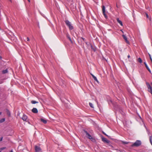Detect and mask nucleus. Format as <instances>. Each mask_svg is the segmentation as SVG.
Instances as JSON below:
<instances>
[{
	"label": "nucleus",
	"instance_id": "1",
	"mask_svg": "<svg viewBox=\"0 0 152 152\" xmlns=\"http://www.w3.org/2000/svg\"><path fill=\"white\" fill-rule=\"evenodd\" d=\"M65 23L66 25L69 27L70 30H72L73 29V26L72 25L71 23L68 20H66Z\"/></svg>",
	"mask_w": 152,
	"mask_h": 152
},
{
	"label": "nucleus",
	"instance_id": "2",
	"mask_svg": "<svg viewBox=\"0 0 152 152\" xmlns=\"http://www.w3.org/2000/svg\"><path fill=\"white\" fill-rule=\"evenodd\" d=\"M141 141L139 140H137L134 144L131 145V146L138 147L140 146L141 145Z\"/></svg>",
	"mask_w": 152,
	"mask_h": 152
},
{
	"label": "nucleus",
	"instance_id": "3",
	"mask_svg": "<svg viewBox=\"0 0 152 152\" xmlns=\"http://www.w3.org/2000/svg\"><path fill=\"white\" fill-rule=\"evenodd\" d=\"M102 12L103 14L104 15L106 19L107 18V16L105 14V7L103 5L102 6Z\"/></svg>",
	"mask_w": 152,
	"mask_h": 152
},
{
	"label": "nucleus",
	"instance_id": "4",
	"mask_svg": "<svg viewBox=\"0 0 152 152\" xmlns=\"http://www.w3.org/2000/svg\"><path fill=\"white\" fill-rule=\"evenodd\" d=\"M85 132L86 133V137L89 139L91 140H94L93 138L92 137V136L86 131H85Z\"/></svg>",
	"mask_w": 152,
	"mask_h": 152
},
{
	"label": "nucleus",
	"instance_id": "5",
	"mask_svg": "<svg viewBox=\"0 0 152 152\" xmlns=\"http://www.w3.org/2000/svg\"><path fill=\"white\" fill-rule=\"evenodd\" d=\"M102 140L104 142L107 143H109L110 142V141L107 140L106 138L103 137H102Z\"/></svg>",
	"mask_w": 152,
	"mask_h": 152
},
{
	"label": "nucleus",
	"instance_id": "6",
	"mask_svg": "<svg viewBox=\"0 0 152 152\" xmlns=\"http://www.w3.org/2000/svg\"><path fill=\"white\" fill-rule=\"evenodd\" d=\"M35 148L36 152H39L41 151V149L39 147L35 146Z\"/></svg>",
	"mask_w": 152,
	"mask_h": 152
},
{
	"label": "nucleus",
	"instance_id": "7",
	"mask_svg": "<svg viewBox=\"0 0 152 152\" xmlns=\"http://www.w3.org/2000/svg\"><path fill=\"white\" fill-rule=\"evenodd\" d=\"M21 118L23 121H26L27 119V116L26 115L23 114Z\"/></svg>",
	"mask_w": 152,
	"mask_h": 152
},
{
	"label": "nucleus",
	"instance_id": "8",
	"mask_svg": "<svg viewBox=\"0 0 152 152\" xmlns=\"http://www.w3.org/2000/svg\"><path fill=\"white\" fill-rule=\"evenodd\" d=\"M90 74H91V75L92 76V77H93V78H94V80L96 81L98 83H99V82L98 81V80H97L96 77H95V76H94L92 73H91Z\"/></svg>",
	"mask_w": 152,
	"mask_h": 152
},
{
	"label": "nucleus",
	"instance_id": "9",
	"mask_svg": "<svg viewBox=\"0 0 152 152\" xmlns=\"http://www.w3.org/2000/svg\"><path fill=\"white\" fill-rule=\"evenodd\" d=\"M122 37L125 40L126 42L128 44H129V42L128 40L127 37L124 35H123Z\"/></svg>",
	"mask_w": 152,
	"mask_h": 152
},
{
	"label": "nucleus",
	"instance_id": "10",
	"mask_svg": "<svg viewBox=\"0 0 152 152\" xmlns=\"http://www.w3.org/2000/svg\"><path fill=\"white\" fill-rule=\"evenodd\" d=\"M32 112L34 113H38V111L37 109L36 108H34L32 110Z\"/></svg>",
	"mask_w": 152,
	"mask_h": 152
},
{
	"label": "nucleus",
	"instance_id": "11",
	"mask_svg": "<svg viewBox=\"0 0 152 152\" xmlns=\"http://www.w3.org/2000/svg\"><path fill=\"white\" fill-rule=\"evenodd\" d=\"M116 20H117V22L118 23H119L121 26H123V23H122V22L121 20H119V19L118 18H116Z\"/></svg>",
	"mask_w": 152,
	"mask_h": 152
},
{
	"label": "nucleus",
	"instance_id": "12",
	"mask_svg": "<svg viewBox=\"0 0 152 152\" xmlns=\"http://www.w3.org/2000/svg\"><path fill=\"white\" fill-rule=\"evenodd\" d=\"M144 64L145 66V67H146V69H147L148 70V71L150 72H151V71L150 69H149V68L148 67V65H147L146 63V62H144Z\"/></svg>",
	"mask_w": 152,
	"mask_h": 152
},
{
	"label": "nucleus",
	"instance_id": "13",
	"mask_svg": "<svg viewBox=\"0 0 152 152\" xmlns=\"http://www.w3.org/2000/svg\"><path fill=\"white\" fill-rule=\"evenodd\" d=\"M66 37L72 43V42L70 37V36L68 34H66Z\"/></svg>",
	"mask_w": 152,
	"mask_h": 152
},
{
	"label": "nucleus",
	"instance_id": "14",
	"mask_svg": "<svg viewBox=\"0 0 152 152\" xmlns=\"http://www.w3.org/2000/svg\"><path fill=\"white\" fill-rule=\"evenodd\" d=\"M40 121L45 124H46L47 122V121L46 120L43 118H41L40 119Z\"/></svg>",
	"mask_w": 152,
	"mask_h": 152
},
{
	"label": "nucleus",
	"instance_id": "15",
	"mask_svg": "<svg viewBox=\"0 0 152 152\" xmlns=\"http://www.w3.org/2000/svg\"><path fill=\"white\" fill-rule=\"evenodd\" d=\"M8 70L7 69H6L5 70H3L2 71V73L3 74H5L8 72Z\"/></svg>",
	"mask_w": 152,
	"mask_h": 152
},
{
	"label": "nucleus",
	"instance_id": "16",
	"mask_svg": "<svg viewBox=\"0 0 152 152\" xmlns=\"http://www.w3.org/2000/svg\"><path fill=\"white\" fill-rule=\"evenodd\" d=\"M31 103L32 104H35L38 103V102L32 100L31 101Z\"/></svg>",
	"mask_w": 152,
	"mask_h": 152
},
{
	"label": "nucleus",
	"instance_id": "17",
	"mask_svg": "<svg viewBox=\"0 0 152 152\" xmlns=\"http://www.w3.org/2000/svg\"><path fill=\"white\" fill-rule=\"evenodd\" d=\"M138 61L140 63H141L142 62V59L140 58H139L138 59Z\"/></svg>",
	"mask_w": 152,
	"mask_h": 152
},
{
	"label": "nucleus",
	"instance_id": "18",
	"mask_svg": "<svg viewBox=\"0 0 152 152\" xmlns=\"http://www.w3.org/2000/svg\"><path fill=\"white\" fill-rule=\"evenodd\" d=\"M5 121V118H2L0 120V122L2 123V122H4Z\"/></svg>",
	"mask_w": 152,
	"mask_h": 152
},
{
	"label": "nucleus",
	"instance_id": "19",
	"mask_svg": "<svg viewBox=\"0 0 152 152\" xmlns=\"http://www.w3.org/2000/svg\"><path fill=\"white\" fill-rule=\"evenodd\" d=\"M89 105L92 108H94V107L93 106V104L91 103V102H89Z\"/></svg>",
	"mask_w": 152,
	"mask_h": 152
},
{
	"label": "nucleus",
	"instance_id": "20",
	"mask_svg": "<svg viewBox=\"0 0 152 152\" xmlns=\"http://www.w3.org/2000/svg\"><path fill=\"white\" fill-rule=\"evenodd\" d=\"M7 115H10V111L7 110Z\"/></svg>",
	"mask_w": 152,
	"mask_h": 152
},
{
	"label": "nucleus",
	"instance_id": "21",
	"mask_svg": "<svg viewBox=\"0 0 152 152\" xmlns=\"http://www.w3.org/2000/svg\"><path fill=\"white\" fill-rule=\"evenodd\" d=\"M122 142L123 144H128L129 143V142H126L124 141H122Z\"/></svg>",
	"mask_w": 152,
	"mask_h": 152
},
{
	"label": "nucleus",
	"instance_id": "22",
	"mask_svg": "<svg viewBox=\"0 0 152 152\" xmlns=\"http://www.w3.org/2000/svg\"><path fill=\"white\" fill-rule=\"evenodd\" d=\"M6 147H2V148H0V149L1 150H3L4 149H5L6 148Z\"/></svg>",
	"mask_w": 152,
	"mask_h": 152
},
{
	"label": "nucleus",
	"instance_id": "23",
	"mask_svg": "<svg viewBox=\"0 0 152 152\" xmlns=\"http://www.w3.org/2000/svg\"><path fill=\"white\" fill-rule=\"evenodd\" d=\"M91 48L94 51H96V49L94 48H93L92 47V45L91 46Z\"/></svg>",
	"mask_w": 152,
	"mask_h": 152
},
{
	"label": "nucleus",
	"instance_id": "24",
	"mask_svg": "<svg viewBox=\"0 0 152 152\" xmlns=\"http://www.w3.org/2000/svg\"><path fill=\"white\" fill-rule=\"evenodd\" d=\"M3 139V137H1L0 138V142H1L2 140Z\"/></svg>",
	"mask_w": 152,
	"mask_h": 152
},
{
	"label": "nucleus",
	"instance_id": "25",
	"mask_svg": "<svg viewBox=\"0 0 152 152\" xmlns=\"http://www.w3.org/2000/svg\"><path fill=\"white\" fill-rule=\"evenodd\" d=\"M146 16L147 18H148V15L147 13H145Z\"/></svg>",
	"mask_w": 152,
	"mask_h": 152
},
{
	"label": "nucleus",
	"instance_id": "26",
	"mask_svg": "<svg viewBox=\"0 0 152 152\" xmlns=\"http://www.w3.org/2000/svg\"><path fill=\"white\" fill-rule=\"evenodd\" d=\"M149 58H150V59H151V55L150 54H149Z\"/></svg>",
	"mask_w": 152,
	"mask_h": 152
},
{
	"label": "nucleus",
	"instance_id": "27",
	"mask_svg": "<svg viewBox=\"0 0 152 152\" xmlns=\"http://www.w3.org/2000/svg\"><path fill=\"white\" fill-rule=\"evenodd\" d=\"M27 41H29V39L28 37H27Z\"/></svg>",
	"mask_w": 152,
	"mask_h": 152
},
{
	"label": "nucleus",
	"instance_id": "28",
	"mask_svg": "<svg viewBox=\"0 0 152 152\" xmlns=\"http://www.w3.org/2000/svg\"><path fill=\"white\" fill-rule=\"evenodd\" d=\"M127 57L128 58H129L130 57V56L129 55H128L127 56Z\"/></svg>",
	"mask_w": 152,
	"mask_h": 152
},
{
	"label": "nucleus",
	"instance_id": "29",
	"mask_svg": "<svg viewBox=\"0 0 152 152\" xmlns=\"http://www.w3.org/2000/svg\"><path fill=\"white\" fill-rule=\"evenodd\" d=\"M120 31H121V32H122L123 33H124V32H123V31L122 30H120Z\"/></svg>",
	"mask_w": 152,
	"mask_h": 152
},
{
	"label": "nucleus",
	"instance_id": "30",
	"mask_svg": "<svg viewBox=\"0 0 152 152\" xmlns=\"http://www.w3.org/2000/svg\"><path fill=\"white\" fill-rule=\"evenodd\" d=\"M150 59L151 61H152V58H151V59Z\"/></svg>",
	"mask_w": 152,
	"mask_h": 152
},
{
	"label": "nucleus",
	"instance_id": "31",
	"mask_svg": "<svg viewBox=\"0 0 152 152\" xmlns=\"http://www.w3.org/2000/svg\"><path fill=\"white\" fill-rule=\"evenodd\" d=\"M82 39H83V40L84 41V39H85L84 38H82Z\"/></svg>",
	"mask_w": 152,
	"mask_h": 152
},
{
	"label": "nucleus",
	"instance_id": "32",
	"mask_svg": "<svg viewBox=\"0 0 152 152\" xmlns=\"http://www.w3.org/2000/svg\"><path fill=\"white\" fill-rule=\"evenodd\" d=\"M29 2H30V0H28Z\"/></svg>",
	"mask_w": 152,
	"mask_h": 152
},
{
	"label": "nucleus",
	"instance_id": "33",
	"mask_svg": "<svg viewBox=\"0 0 152 152\" xmlns=\"http://www.w3.org/2000/svg\"><path fill=\"white\" fill-rule=\"evenodd\" d=\"M0 59H1V56H0Z\"/></svg>",
	"mask_w": 152,
	"mask_h": 152
},
{
	"label": "nucleus",
	"instance_id": "34",
	"mask_svg": "<svg viewBox=\"0 0 152 152\" xmlns=\"http://www.w3.org/2000/svg\"><path fill=\"white\" fill-rule=\"evenodd\" d=\"M1 112H0V115H1Z\"/></svg>",
	"mask_w": 152,
	"mask_h": 152
},
{
	"label": "nucleus",
	"instance_id": "35",
	"mask_svg": "<svg viewBox=\"0 0 152 152\" xmlns=\"http://www.w3.org/2000/svg\"><path fill=\"white\" fill-rule=\"evenodd\" d=\"M104 134L105 135H106V134H105V133H104Z\"/></svg>",
	"mask_w": 152,
	"mask_h": 152
},
{
	"label": "nucleus",
	"instance_id": "36",
	"mask_svg": "<svg viewBox=\"0 0 152 152\" xmlns=\"http://www.w3.org/2000/svg\"><path fill=\"white\" fill-rule=\"evenodd\" d=\"M116 6H117V7H118V6H117V5H116Z\"/></svg>",
	"mask_w": 152,
	"mask_h": 152
},
{
	"label": "nucleus",
	"instance_id": "37",
	"mask_svg": "<svg viewBox=\"0 0 152 152\" xmlns=\"http://www.w3.org/2000/svg\"><path fill=\"white\" fill-rule=\"evenodd\" d=\"M151 84L152 85V83H151Z\"/></svg>",
	"mask_w": 152,
	"mask_h": 152
},
{
	"label": "nucleus",
	"instance_id": "38",
	"mask_svg": "<svg viewBox=\"0 0 152 152\" xmlns=\"http://www.w3.org/2000/svg\"><path fill=\"white\" fill-rule=\"evenodd\" d=\"M0 152H1V151H0Z\"/></svg>",
	"mask_w": 152,
	"mask_h": 152
}]
</instances>
